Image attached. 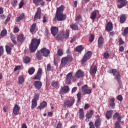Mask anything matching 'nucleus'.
I'll return each mask as SVG.
<instances>
[{
	"mask_svg": "<svg viewBox=\"0 0 128 128\" xmlns=\"http://www.w3.org/2000/svg\"><path fill=\"white\" fill-rule=\"evenodd\" d=\"M92 52L88 51L86 52V53L84 55L83 58L82 59V60L81 62V63L82 64H84L86 63V62L88 60H90V57L92 56Z\"/></svg>",
	"mask_w": 128,
	"mask_h": 128,
	"instance_id": "20e7f679",
	"label": "nucleus"
},
{
	"mask_svg": "<svg viewBox=\"0 0 128 128\" xmlns=\"http://www.w3.org/2000/svg\"><path fill=\"white\" fill-rule=\"evenodd\" d=\"M58 54L59 56H62L64 54V52L62 49H58Z\"/></svg>",
	"mask_w": 128,
	"mask_h": 128,
	"instance_id": "49530a36",
	"label": "nucleus"
},
{
	"mask_svg": "<svg viewBox=\"0 0 128 128\" xmlns=\"http://www.w3.org/2000/svg\"><path fill=\"white\" fill-rule=\"evenodd\" d=\"M30 32H36V24H32L30 28Z\"/></svg>",
	"mask_w": 128,
	"mask_h": 128,
	"instance_id": "7c9ffc66",
	"label": "nucleus"
},
{
	"mask_svg": "<svg viewBox=\"0 0 128 128\" xmlns=\"http://www.w3.org/2000/svg\"><path fill=\"white\" fill-rule=\"evenodd\" d=\"M70 28H72V30H78V24H72L70 25Z\"/></svg>",
	"mask_w": 128,
	"mask_h": 128,
	"instance_id": "473e14b6",
	"label": "nucleus"
},
{
	"mask_svg": "<svg viewBox=\"0 0 128 128\" xmlns=\"http://www.w3.org/2000/svg\"><path fill=\"white\" fill-rule=\"evenodd\" d=\"M6 34H7L6 30H4L1 32L0 36H6Z\"/></svg>",
	"mask_w": 128,
	"mask_h": 128,
	"instance_id": "09e8293b",
	"label": "nucleus"
},
{
	"mask_svg": "<svg viewBox=\"0 0 128 128\" xmlns=\"http://www.w3.org/2000/svg\"><path fill=\"white\" fill-rule=\"evenodd\" d=\"M42 70L41 68H39L36 76L33 78V80H40V78H42Z\"/></svg>",
	"mask_w": 128,
	"mask_h": 128,
	"instance_id": "0eeeda50",
	"label": "nucleus"
},
{
	"mask_svg": "<svg viewBox=\"0 0 128 128\" xmlns=\"http://www.w3.org/2000/svg\"><path fill=\"white\" fill-rule=\"evenodd\" d=\"M74 102H76V100H74V98L66 100L64 103V108H66V106L68 108L72 106L74 104Z\"/></svg>",
	"mask_w": 128,
	"mask_h": 128,
	"instance_id": "39448f33",
	"label": "nucleus"
},
{
	"mask_svg": "<svg viewBox=\"0 0 128 128\" xmlns=\"http://www.w3.org/2000/svg\"><path fill=\"white\" fill-rule=\"evenodd\" d=\"M92 92V89H88L83 93L84 94H90Z\"/></svg>",
	"mask_w": 128,
	"mask_h": 128,
	"instance_id": "8fccbe9b",
	"label": "nucleus"
},
{
	"mask_svg": "<svg viewBox=\"0 0 128 128\" xmlns=\"http://www.w3.org/2000/svg\"><path fill=\"white\" fill-rule=\"evenodd\" d=\"M68 92H70V87L68 86H64L60 90V94H68Z\"/></svg>",
	"mask_w": 128,
	"mask_h": 128,
	"instance_id": "ddd939ff",
	"label": "nucleus"
},
{
	"mask_svg": "<svg viewBox=\"0 0 128 128\" xmlns=\"http://www.w3.org/2000/svg\"><path fill=\"white\" fill-rule=\"evenodd\" d=\"M112 22H108L106 28V30H107L108 32H112Z\"/></svg>",
	"mask_w": 128,
	"mask_h": 128,
	"instance_id": "4be33fe9",
	"label": "nucleus"
},
{
	"mask_svg": "<svg viewBox=\"0 0 128 128\" xmlns=\"http://www.w3.org/2000/svg\"><path fill=\"white\" fill-rule=\"evenodd\" d=\"M40 93H35L34 98H35L36 100H38L40 98Z\"/></svg>",
	"mask_w": 128,
	"mask_h": 128,
	"instance_id": "5fc2aeb1",
	"label": "nucleus"
},
{
	"mask_svg": "<svg viewBox=\"0 0 128 128\" xmlns=\"http://www.w3.org/2000/svg\"><path fill=\"white\" fill-rule=\"evenodd\" d=\"M19 84H24V79L22 76H19L18 78Z\"/></svg>",
	"mask_w": 128,
	"mask_h": 128,
	"instance_id": "ea45409f",
	"label": "nucleus"
},
{
	"mask_svg": "<svg viewBox=\"0 0 128 128\" xmlns=\"http://www.w3.org/2000/svg\"><path fill=\"white\" fill-rule=\"evenodd\" d=\"M33 4H34L36 6H44V0H32Z\"/></svg>",
	"mask_w": 128,
	"mask_h": 128,
	"instance_id": "dca6fc26",
	"label": "nucleus"
},
{
	"mask_svg": "<svg viewBox=\"0 0 128 128\" xmlns=\"http://www.w3.org/2000/svg\"><path fill=\"white\" fill-rule=\"evenodd\" d=\"M56 18L58 22H62V20H64L66 18V15L64 14L63 13H56L55 18L54 19V20H56Z\"/></svg>",
	"mask_w": 128,
	"mask_h": 128,
	"instance_id": "7ed1b4c3",
	"label": "nucleus"
},
{
	"mask_svg": "<svg viewBox=\"0 0 128 128\" xmlns=\"http://www.w3.org/2000/svg\"><path fill=\"white\" fill-rule=\"evenodd\" d=\"M88 88V85L85 84L84 85L82 88V92L84 93V92H86V90Z\"/></svg>",
	"mask_w": 128,
	"mask_h": 128,
	"instance_id": "603ef678",
	"label": "nucleus"
},
{
	"mask_svg": "<svg viewBox=\"0 0 128 128\" xmlns=\"http://www.w3.org/2000/svg\"><path fill=\"white\" fill-rule=\"evenodd\" d=\"M102 124V119L100 118H97L95 120L94 126L96 128H100V125Z\"/></svg>",
	"mask_w": 128,
	"mask_h": 128,
	"instance_id": "aec40b11",
	"label": "nucleus"
},
{
	"mask_svg": "<svg viewBox=\"0 0 128 128\" xmlns=\"http://www.w3.org/2000/svg\"><path fill=\"white\" fill-rule=\"evenodd\" d=\"M10 16H8L5 22H4V24H8V22H10Z\"/></svg>",
	"mask_w": 128,
	"mask_h": 128,
	"instance_id": "052dcab7",
	"label": "nucleus"
},
{
	"mask_svg": "<svg viewBox=\"0 0 128 128\" xmlns=\"http://www.w3.org/2000/svg\"><path fill=\"white\" fill-rule=\"evenodd\" d=\"M30 62V58L28 56H26L24 59V64H28Z\"/></svg>",
	"mask_w": 128,
	"mask_h": 128,
	"instance_id": "4c0bfd02",
	"label": "nucleus"
},
{
	"mask_svg": "<svg viewBox=\"0 0 128 128\" xmlns=\"http://www.w3.org/2000/svg\"><path fill=\"white\" fill-rule=\"evenodd\" d=\"M72 72H70L66 76V82L70 84L72 82Z\"/></svg>",
	"mask_w": 128,
	"mask_h": 128,
	"instance_id": "4468645a",
	"label": "nucleus"
},
{
	"mask_svg": "<svg viewBox=\"0 0 128 128\" xmlns=\"http://www.w3.org/2000/svg\"><path fill=\"white\" fill-rule=\"evenodd\" d=\"M78 102H80V98H82V92H79L77 94Z\"/></svg>",
	"mask_w": 128,
	"mask_h": 128,
	"instance_id": "c03bdc74",
	"label": "nucleus"
},
{
	"mask_svg": "<svg viewBox=\"0 0 128 128\" xmlns=\"http://www.w3.org/2000/svg\"><path fill=\"white\" fill-rule=\"evenodd\" d=\"M42 16V9L40 8H38L36 12L35 16L34 18V22H38V20H40V16Z\"/></svg>",
	"mask_w": 128,
	"mask_h": 128,
	"instance_id": "423d86ee",
	"label": "nucleus"
},
{
	"mask_svg": "<svg viewBox=\"0 0 128 128\" xmlns=\"http://www.w3.org/2000/svg\"><path fill=\"white\" fill-rule=\"evenodd\" d=\"M10 38L12 42H14V44H16V37L12 35V34H10Z\"/></svg>",
	"mask_w": 128,
	"mask_h": 128,
	"instance_id": "37998d69",
	"label": "nucleus"
},
{
	"mask_svg": "<svg viewBox=\"0 0 128 128\" xmlns=\"http://www.w3.org/2000/svg\"><path fill=\"white\" fill-rule=\"evenodd\" d=\"M122 116L120 114L116 112L114 115H113V118L114 120H116L117 118L118 121L116 122H120V120H122Z\"/></svg>",
	"mask_w": 128,
	"mask_h": 128,
	"instance_id": "f8f14e48",
	"label": "nucleus"
},
{
	"mask_svg": "<svg viewBox=\"0 0 128 128\" xmlns=\"http://www.w3.org/2000/svg\"><path fill=\"white\" fill-rule=\"evenodd\" d=\"M34 72H36V70L34 67L31 68L28 70V72L29 74H34Z\"/></svg>",
	"mask_w": 128,
	"mask_h": 128,
	"instance_id": "58836bf2",
	"label": "nucleus"
},
{
	"mask_svg": "<svg viewBox=\"0 0 128 128\" xmlns=\"http://www.w3.org/2000/svg\"><path fill=\"white\" fill-rule=\"evenodd\" d=\"M79 114V118L80 120H82L84 116V110H82V108L80 109Z\"/></svg>",
	"mask_w": 128,
	"mask_h": 128,
	"instance_id": "cd10ccee",
	"label": "nucleus"
},
{
	"mask_svg": "<svg viewBox=\"0 0 128 128\" xmlns=\"http://www.w3.org/2000/svg\"><path fill=\"white\" fill-rule=\"evenodd\" d=\"M93 114H94V110H90L89 112H88L86 114V118H90L92 116Z\"/></svg>",
	"mask_w": 128,
	"mask_h": 128,
	"instance_id": "2f4dec72",
	"label": "nucleus"
},
{
	"mask_svg": "<svg viewBox=\"0 0 128 128\" xmlns=\"http://www.w3.org/2000/svg\"><path fill=\"white\" fill-rule=\"evenodd\" d=\"M112 72L117 79L118 82H120V72H118L116 69H112Z\"/></svg>",
	"mask_w": 128,
	"mask_h": 128,
	"instance_id": "6e6552de",
	"label": "nucleus"
},
{
	"mask_svg": "<svg viewBox=\"0 0 128 128\" xmlns=\"http://www.w3.org/2000/svg\"><path fill=\"white\" fill-rule=\"evenodd\" d=\"M64 10V7L62 5L59 8H57L56 14H62V12Z\"/></svg>",
	"mask_w": 128,
	"mask_h": 128,
	"instance_id": "b1692460",
	"label": "nucleus"
},
{
	"mask_svg": "<svg viewBox=\"0 0 128 128\" xmlns=\"http://www.w3.org/2000/svg\"><path fill=\"white\" fill-rule=\"evenodd\" d=\"M82 50H84V47L82 46H78L76 48V52H81Z\"/></svg>",
	"mask_w": 128,
	"mask_h": 128,
	"instance_id": "c9c22d12",
	"label": "nucleus"
},
{
	"mask_svg": "<svg viewBox=\"0 0 128 128\" xmlns=\"http://www.w3.org/2000/svg\"><path fill=\"white\" fill-rule=\"evenodd\" d=\"M116 106V104L114 103V98H112L109 101V108H114Z\"/></svg>",
	"mask_w": 128,
	"mask_h": 128,
	"instance_id": "c756f323",
	"label": "nucleus"
},
{
	"mask_svg": "<svg viewBox=\"0 0 128 128\" xmlns=\"http://www.w3.org/2000/svg\"><path fill=\"white\" fill-rule=\"evenodd\" d=\"M120 122H116L115 123V128H120Z\"/></svg>",
	"mask_w": 128,
	"mask_h": 128,
	"instance_id": "4d7b16f0",
	"label": "nucleus"
},
{
	"mask_svg": "<svg viewBox=\"0 0 128 128\" xmlns=\"http://www.w3.org/2000/svg\"><path fill=\"white\" fill-rule=\"evenodd\" d=\"M6 50L7 54H12V48L10 46H6Z\"/></svg>",
	"mask_w": 128,
	"mask_h": 128,
	"instance_id": "f704fd0d",
	"label": "nucleus"
},
{
	"mask_svg": "<svg viewBox=\"0 0 128 128\" xmlns=\"http://www.w3.org/2000/svg\"><path fill=\"white\" fill-rule=\"evenodd\" d=\"M51 68H52V66H50V64H48L46 67V70H48V72H50Z\"/></svg>",
	"mask_w": 128,
	"mask_h": 128,
	"instance_id": "69168bd1",
	"label": "nucleus"
},
{
	"mask_svg": "<svg viewBox=\"0 0 128 128\" xmlns=\"http://www.w3.org/2000/svg\"><path fill=\"white\" fill-rule=\"evenodd\" d=\"M18 4H19V8H22L24 6V2L22 1H21Z\"/></svg>",
	"mask_w": 128,
	"mask_h": 128,
	"instance_id": "680f3d73",
	"label": "nucleus"
},
{
	"mask_svg": "<svg viewBox=\"0 0 128 128\" xmlns=\"http://www.w3.org/2000/svg\"><path fill=\"white\" fill-rule=\"evenodd\" d=\"M96 67L95 66L92 65L90 69V72L92 76V74H96Z\"/></svg>",
	"mask_w": 128,
	"mask_h": 128,
	"instance_id": "412c9836",
	"label": "nucleus"
},
{
	"mask_svg": "<svg viewBox=\"0 0 128 128\" xmlns=\"http://www.w3.org/2000/svg\"><path fill=\"white\" fill-rule=\"evenodd\" d=\"M40 44V39H36V38H32L30 44L29 46V50L30 52H34L38 50Z\"/></svg>",
	"mask_w": 128,
	"mask_h": 128,
	"instance_id": "f257e3e1",
	"label": "nucleus"
},
{
	"mask_svg": "<svg viewBox=\"0 0 128 128\" xmlns=\"http://www.w3.org/2000/svg\"><path fill=\"white\" fill-rule=\"evenodd\" d=\"M72 56H68L62 58L61 60L60 68H62L64 66H66V65L68 64V62H72Z\"/></svg>",
	"mask_w": 128,
	"mask_h": 128,
	"instance_id": "f03ea898",
	"label": "nucleus"
},
{
	"mask_svg": "<svg viewBox=\"0 0 128 128\" xmlns=\"http://www.w3.org/2000/svg\"><path fill=\"white\" fill-rule=\"evenodd\" d=\"M104 46V38L100 36L98 40V48H102Z\"/></svg>",
	"mask_w": 128,
	"mask_h": 128,
	"instance_id": "6ab92c4d",
	"label": "nucleus"
},
{
	"mask_svg": "<svg viewBox=\"0 0 128 128\" xmlns=\"http://www.w3.org/2000/svg\"><path fill=\"white\" fill-rule=\"evenodd\" d=\"M24 14H22L19 17L16 18V22H20V20H24Z\"/></svg>",
	"mask_w": 128,
	"mask_h": 128,
	"instance_id": "72a5a7b5",
	"label": "nucleus"
},
{
	"mask_svg": "<svg viewBox=\"0 0 128 128\" xmlns=\"http://www.w3.org/2000/svg\"><path fill=\"white\" fill-rule=\"evenodd\" d=\"M90 128H95L94 125V123L92 122H90L89 123Z\"/></svg>",
	"mask_w": 128,
	"mask_h": 128,
	"instance_id": "e2e57ef3",
	"label": "nucleus"
},
{
	"mask_svg": "<svg viewBox=\"0 0 128 128\" xmlns=\"http://www.w3.org/2000/svg\"><path fill=\"white\" fill-rule=\"evenodd\" d=\"M46 106H48V104L45 101H44L40 104V106L38 107V108L42 110V108H46Z\"/></svg>",
	"mask_w": 128,
	"mask_h": 128,
	"instance_id": "bb28decb",
	"label": "nucleus"
},
{
	"mask_svg": "<svg viewBox=\"0 0 128 128\" xmlns=\"http://www.w3.org/2000/svg\"><path fill=\"white\" fill-rule=\"evenodd\" d=\"M117 98L118 100H120V102H122V95H119L117 96Z\"/></svg>",
	"mask_w": 128,
	"mask_h": 128,
	"instance_id": "774afa93",
	"label": "nucleus"
},
{
	"mask_svg": "<svg viewBox=\"0 0 128 128\" xmlns=\"http://www.w3.org/2000/svg\"><path fill=\"white\" fill-rule=\"evenodd\" d=\"M20 70V66H16L14 69V72H16V70Z\"/></svg>",
	"mask_w": 128,
	"mask_h": 128,
	"instance_id": "338daca9",
	"label": "nucleus"
},
{
	"mask_svg": "<svg viewBox=\"0 0 128 128\" xmlns=\"http://www.w3.org/2000/svg\"><path fill=\"white\" fill-rule=\"evenodd\" d=\"M76 22H82V16L78 15L77 17H76Z\"/></svg>",
	"mask_w": 128,
	"mask_h": 128,
	"instance_id": "de8ad7c7",
	"label": "nucleus"
},
{
	"mask_svg": "<svg viewBox=\"0 0 128 128\" xmlns=\"http://www.w3.org/2000/svg\"><path fill=\"white\" fill-rule=\"evenodd\" d=\"M104 58H106V60H108V58H110V54L108 53H104Z\"/></svg>",
	"mask_w": 128,
	"mask_h": 128,
	"instance_id": "13d9d810",
	"label": "nucleus"
},
{
	"mask_svg": "<svg viewBox=\"0 0 128 128\" xmlns=\"http://www.w3.org/2000/svg\"><path fill=\"white\" fill-rule=\"evenodd\" d=\"M34 86L38 90H40L42 86V83L40 81L36 80L34 82Z\"/></svg>",
	"mask_w": 128,
	"mask_h": 128,
	"instance_id": "2eb2a0df",
	"label": "nucleus"
},
{
	"mask_svg": "<svg viewBox=\"0 0 128 128\" xmlns=\"http://www.w3.org/2000/svg\"><path fill=\"white\" fill-rule=\"evenodd\" d=\"M51 32L54 36H56L58 34V28L55 26L52 27Z\"/></svg>",
	"mask_w": 128,
	"mask_h": 128,
	"instance_id": "a211bd4d",
	"label": "nucleus"
},
{
	"mask_svg": "<svg viewBox=\"0 0 128 128\" xmlns=\"http://www.w3.org/2000/svg\"><path fill=\"white\" fill-rule=\"evenodd\" d=\"M122 34L124 36H126L128 34V27H126L124 28V32H122Z\"/></svg>",
	"mask_w": 128,
	"mask_h": 128,
	"instance_id": "a18cd8bd",
	"label": "nucleus"
},
{
	"mask_svg": "<svg viewBox=\"0 0 128 128\" xmlns=\"http://www.w3.org/2000/svg\"><path fill=\"white\" fill-rule=\"evenodd\" d=\"M126 15L123 14L122 15L120 18V22L121 24H124L126 22Z\"/></svg>",
	"mask_w": 128,
	"mask_h": 128,
	"instance_id": "e433bc0d",
	"label": "nucleus"
},
{
	"mask_svg": "<svg viewBox=\"0 0 128 128\" xmlns=\"http://www.w3.org/2000/svg\"><path fill=\"white\" fill-rule=\"evenodd\" d=\"M4 54V47L0 46V56Z\"/></svg>",
	"mask_w": 128,
	"mask_h": 128,
	"instance_id": "6e6d98bb",
	"label": "nucleus"
},
{
	"mask_svg": "<svg viewBox=\"0 0 128 128\" xmlns=\"http://www.w3.org/2000/svg\"><path fill=\"white\" fill-rule=\"evenodd\" d=\"M96 18V11H92L91 12V14L90 16V18L92 20H94Z\"/></svg>",
	"mask_w": 128,
	"mask_h": 128,
	"instance_id": "c85d7f7f",
	"label": "nucleus"
},
{
	"mask_svg": "<svg viewBox=\"0 0 128 128\" xmlns=\"http://www.w3.org/2000/svg\"><path fill=\"white\" fill-rule=\"evenodd\" d=\"M75 76L76 78H84V72L82 70H78L75 74Z\"/></svg>",
	"mask_w": 128,
	"mask_h": 128,
	"instance_id": "9b49d317",
	"label": "nucleus"
},
{
	"mask_svg": "<svg viewBox=\"0 0 128 128\" xmlns=\"http://www.w3.org/2000/svg\"><path fill=\"white\" fill-rule=\"evenodd\" d=\"M112 112H114V110H112L106 112V116L108 120H109L110 118H112Z\"/></svg>",
	"mask_w": 128,
	"mask_h": 128,
	"instance_id": "5701e85b",
	"label": "nucleus"
},
{
	"mask_svg": "<svg viewBox=\"0 0 128 128\" xmlns=\"http://www.w3.org/2000/svg\"><path fill=\"white\" fill-rule=\"evenodd\" d=\"M24 34H20L17 36V40L19 42H24Z\"/></svg>",
	"mask_w": 128,
	"mask_h": 128,
	"instance_id": "393cba45",
	"label": "nucleus"
},
{
	"mask_svg": "<svg viewBox=\"0 0 128 128\" xmlns=\"http://www.w3.org/2000/svg\"><path fill=\"white\" fill-rule=\"evenodd\" d=\"M94 34H92L89 37V42H94Z\"/></svg>",
	"mask_w": 128,
	"mask_h": 128,
	"instance_id": "3c124183",
	"label": "nucleus"
},
{
	"mask_svg": "<svg viewBox=\"0 0 128 128\" xmlns=\"http://www.w3.org/2000/svg\"><path fill=\"white\" fill-rule=\"evenodd\" d=\"M12 6H16V5L18 4V0H12Z\"/></svg>",
	"mask_w": 128,
	"mask_h": 128,
	"instance_id": "864d4df0",
	"label": "nucleus"
},
{
	"mask_svg": "<svg viewBox=\"0 0 128 128\" xmlns=\"http://www.w3.org/2000/svg\"><path fill=\"white\" fill-rule=\"evenodd\" d=\"M36 56L38 58V60H40V58H42V53L38 51L36 54Z\"/></svg>",
	"mask_w": 128,
	"mask_h": 128,
	"instance_id": "a19ab883",
	"label": "nucleus"
},
{
	"mask_svg": "<svg viewBox=\"0 0 128 128\" xmlns=\"http://www.w3.org/2000/svg\"><path fill=\"white\" fill-rule=\"evenodd\" d=\"M52 86H54V88H58V82H52Z\"/></svg>",
	"mask_w": 128,
	"mask_h": 128,
	"instance_id": "79ce46f5",
	"label": "nucleus"
},
{
	"mask_svg": "<svg viewBox=\"0 0 128 128\" xmlns=\"http://www.w3.org/2000/svg\"><path fill=\"white\" fill-rule=\"evenodd\" d=\"M20 107L18 106L17 104H15L14 110H13V113L14 114L16 115L20 114Z\"/></svg>",
	"mask_w": 128,
	"mask_h": 128,
	"instance_id": "f3484780",
	"label": "nucleus"
},
{
	"mask_svg": "<svg viewBox=\"0 0 128 128\" xmlns=\"http://www.w3.org/2000/svg\"><path fill=\"white\" fill-rule=\"evenodd\" d=\"M63 36H61L60 34H58L57 36L58 40H62L64 38V34H62Z\"/></svg>",
	"mask_w": 128,
	"mask_h": 128,
	"instance_id": "0e129e2a",
	"label": "nucleus"
},
{
	"mask_svg": "<svg viewBox=\"0 0 128 128\" xmlns=\"http://www.w3.org/2000/svg\"><path fill=\"white\" fill-rule=\"evenodd\" d=\"M40 52L41 54H42L44 56H45V58H48L50 52V50H48V49L44 48H43L41 49Z\"/></svg>",
	"mask_w": 128,
	"mask_h": 128,
	"instance_id": "1a4fd4ad",
	"label": "nucleus"
},
{
	"mask_svg": "<svg viewBox=\"0 0 128 128\" xmlns=\"http://www.w3.org/2000/svg\"><path fill=\"white\" fill-rule=\"evenodd\" d=\"M68 36H70V32L66 31V33H64V38H68Z\"/></svg>",
	"mask_w": 128,
	"mask_h": 128,
	"instance_id": "bf43d9fd",
	"label": "nucleus"
},
{
	"mask_svg": "<svg viewBox=\"0 0 128 128\" xmlns=\"http://www.w3.org/2000/svg\"><path fill=\"white\" fill-rule=\"evenodd\" d=\"M38 100L35 98H33L32 100V110L34 108L38 106Z\"/></svg>",
	"mask_w": 128,
	"mask_h": 128,
	"instance_id": "a878e982",
	"label": "nucleus"
},
{
	"mask_svg": "<svg viewBox=\"0 0 128 128\" xmlns=\"http://www.w3.org/2000/svg\"><path fill=\"white\" fill-rule=\"evenodd\" d=\"M118 2L120 3L118 5V8H124V6H126L128 4L126 0H118Z\"/></svg>",
	"mask_w": 128,
	"mask_h": 128,
	"instance_id": "9d476101",
	"label": "nucleus"
}]
</instances>
